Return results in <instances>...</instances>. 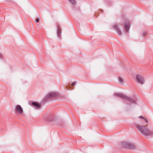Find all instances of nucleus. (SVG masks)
<instances>
[{"mask_svg": "<svg viewBox=\"0 0 153 153\" xmlns=\"http://www.w3.org/2000/svg\"><path fill=\"white\" fill-rule=\"evenodd\" d=\"M135 126L141 134L145 136L148 137L153 135V130L149 129L147 126H141L138 124H135Z\"/></svg>", "mask_w": 153, "mask_h": 153, "instance_id": "1", "label": "nucleus"}, {"mask_svg": "<svg viewBox=\"0 0 153 153\" xmlns=\"http://www.w3.org/2000/svg\"><path fill=\"white\" fill-rule=\"evenodd\" d=\"M115 96L119 97L122 99H125L130 104H135L136 100L135 98H131L120 93H116L114 94Z\"/></svg>", "mask_w": 153, "mask_h": 153, "instance_id": "2", "label": "nucleus"}, {"mask_svg": "<svg viewBox=\"0 0 153 153\" xmlns=\"http://www.w3.org/2000/svg\"><path fill=\"white\" fill-rule=\"evenodd\" d=\"M122 145L124 148L130 149H135V146L133 144L127 142H123Z\"/></svg>", "mask_w": 153, "mask_h": 153, "instance_id": "3", "label": "nucleus"}, {"mask_svg": "<svg viewBox=\"0 0 153 153\" xmlns=\"http://www.w3.org/2000/svg\"><path fill=\"white\" fill-rule=\"evenodd\" d=\"M59 94L57 92H52L48 94L45 97V100H47L50 98L58 97Z\"/></svg>", "mask_w": 153, "mask_h": 153, "instance_id": "4", "label": "nucleus"}, {"mask_svg": "<svg viewBox=\"0 0 153 153\" xmlns=\"http://www.w3.org/2000/svg\"><path fill=\"white\" fill-rule=\"evenodd\" d=\"M136 79L137 82L140 84H142L144 83L145 80L143 77L139 75H137L136 76Z\"/></svg>", "mask_w": 153, "mask_h": 153, "instance_id": "5", "label": "nucleus"}, {"mask_svg": "<svg viewBox=\"0 0 153 153\" xmlns=\"http://www.w3.org/2000/svg\"><path fill=\"white\" fill-rule=\"evenodd\" d=\"M16 111L18 113L21 114H23V109L20 105H16L15 109Z\"/></svg>", "mask_w": 153, "mask_h": 153, "instance_id": "6", "label": "nucleus"}, {"mask_svg": "<svg viewBox=\"0 0 153 153\" xmlns=\"http://www.w3.org/2000/svg\"><path fill=\"white\" fill-rule=\"evenodd\" d=\"M44 118L46 121H51L52 120V116L51 115L46 114L44 116Z\"/></svg>", "mask_w": 153, "mask_h": 153, "instance_id": "7", "label": "nucleus"}, {"mask_svg": "<svg viewBox=\"0 0 153 153\" xmlns=\"http://www.w3.org/2000/svg\"><path fill=\"white\" fill-rule=\"evenodd\" d=\"M113 27L116 30L118 35H121L122 33L120 29L119 28L118 26L117 25H114Z\"/></svg>", "mask_w": 153, "mask_h": 153, "instance_id": "8", "label": "nucleus"}, {"mask_svg": "<svg viewBox=\"0 0 153 153\" xmlns=\"http://www.w3.org/2000/svg\"><path fill=\"white\" fill-rule=\"evenodd\" d=\"M57 35L59 37H60L61 36V30L59 26H57Z\"/></svg>", "mask_w": 153, "mask_h": 153, "instance_id": "9", "label": "nucleus"}, {"mask_svg": "<svg viewBox=\"0 0 153 153\" xmlns=\"http://www.w3.org/2000/svg\"><path fill=\"white\" fill-rule=\"evenodd\" d=\"M32 105H33L37 108H40L41 107L40 105L38 102H33L32 103Z\"/></svg>", "mask_w": 153, "mask_h": 153, "instance_id": "10", "label": "nucleus"}, {"mask_svg": "<svg viewBox=\"0 0 153 153\" xmlns=\"http://www.w3.org/2000/svg\"><path fill=\"white\" fill-rule=\"evenodd\" d=\"M125 29L126 30V32H128L130 28V25L129 24H126L124 25Z\"/></svg>", "mask_w": 153, "mask_h": 153, "instance_id": "11", "label": "nucleus"}, {"mask_svg": "<svg viewBox=\"0 0 153 153\" xmlns=\"http://www.w3.org/2000/svg\"><path fill=\"white\" fill-rule=\"evenodd\" d=\"M71 4L75 5H76V2L75 0H68Z\"/></svg>", "mask_w": 153, "mask_h": 153, "instance_id": "12", "label": "nucleus"}, {"mask_svg": "<svg viewBox=\"0 0 153 153\" xmlns=\"http://www.w3.org/2000/svg\"><path fill=\"white\" fill-rule=\"evenodd\" d=\"M139 118L140 119H143L146 123H148V121L143 116H140L139 117Z\"/></svg>", "mask_w": 153, "mask_h": 153, "instance_id": "13", "label": "nucleus"}, {"mask_svg": "<svg viewBox=\"0 0 153 153\" xmlns=\"http://www.w3.org/2000/svg\"><path fill=\"white\" fill-rule=\"evenodd\" d=\"M142 33H143V36H146L147 35L146 32L145 31H143Z\"/></svg>", "mask_w": 153, "mask_h": 153, "instance_id": "14", "label": "nucleus"}, {"mask_svg": "<svg viewBox=\"0 0 153 153\" xmlns=\"http://www.w3.org/2000/svg\"><path fill=\"white\" fill-rule=\"evenodd\" d=\"M119 81L120 83H122L123 82L122 79L120 77L119 78Z\"/></svg>", "mask_w": 153, "mask_h": 153, "instance_id": "15", "label": "nucleus"}, {"mask_svg": "<svg viewBox=\"0 0 153 153\" xmlns=\"http://www.w3.org/2000/svg\"><path fill=\"white\" fill-rule=\"evenodd\" d=\"M76 82H73L72 83L71 85H72V86H74V85H75L76 84Z\"/></svg>", "mask_w": 153, "mask_h": 153, "instance_id": "16", "label": "nucleus"}, {"mask_svg": "<svg viewBox=\"0 0 153 153\" xmlns=\"http://www.w3.org/2000/svg\"><path fill=\"white\" fill-rule=\"evenodd\" d=\"M40 19L38 18H37L36 19V22L38 23L39 22Z\"/></svg>", "mask_w": 153, "mask_h": 153, "instance_id": "17", "label": "nucleus"}, {"mask_svg": "<svg viewBox=\"0 0 153 153\" xmlns=\"http://www.w3.org/2000/svg\"><path fill=\"white\" fill-rule=\"evenodd\" d=\"M2 55L0 53V58L1 59L2 58Z\"/></svg>", "mask_w": 153, "mask_h": 153, "instance_id": "18", "label": "nucleus"}, {"mask_svg": "<svg viewBox=\"0 0 153 153\" xmlns=\"http://www.w3.org/2000/svg\"><path fill=\"white\" fill-rule=\"evenodd\" d=\"M101 10V11L102 12V11H103V10Z\"/></svg>", "mask_w": 153, "mask_h": 153, "instance_id": "19", "label": "nucleus"}]
</instances>
